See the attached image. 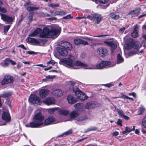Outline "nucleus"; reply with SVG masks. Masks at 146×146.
I'll return each instance as SVG.
<instances>
[{
  "instance_id": "obj_1",
  "label": "nucleus",
  "mask_w": 146,
  "mask_h": 146,
  "mask_svg": "<svg viewBox=\"0 0 146 146\" xmlns=\"http://www.w3.org/2000/svg\"><path fill=\"white\" fill-rule=\"evenodd\" d=\"M61 30V28L60 27L54 25L52 27L50 30L47 27L44 28L42 32L41 33V29L37 28L29 36L34 37L37 36L39 34V36L41 38H49L54 39L59 35Z\"/></svg>"
},
{
  "instance_id": "obj_2",
  "label": "nucleus",
  "mask_w": 146,
  "mask_h": 146,
  "mask_svg": "<svg viewBox=\"0 0 146 146\" xmlns=\"http://www.w3.org/2000/svg\"><path fill=\"white\" fill-rule=\"evenodd\" d=\"M74 57L70 55L67 58L62 59L60 62L66 65L67 66L73 67L74 69L78 68V66H82L85 69H89L90 66H88L86 64L78 61L74 62Z\"/></svg>"
},
{
  "instance_id": "obj_3",
  "label": "nucleus",
  "mask_w": 146,
  "mask_h": 146,
  "mask_svg": "<svg viewBox=\"0 0 146 146\" xmlns=\"http://www.w3.org/2000/svg\"><path fill=\"white\" fill-rule=\"evenodd\" d=\"M44 116L40 112L36 113L33 117V121L25 125L26 127L31 128H38L42 127Z\"/></svg>"
},
{
  "instance_id": "obj_4",
  "label": "nucleus",
  "mask_w": 146,
  "mask_h": 146,
  "mask_svg": "<svg viewBox=\"0 0 146 146\" xmlns=\"http://www.w3.org/2000/svg\"><path fill=\"white\" fill-rule=\"evenodd\" d=\"M111 62L110 61H102L96 65H91L90 66L89 69H103L105 67L109 66Z\"/></svg>"
},
{
  "instance_id": "obj_5",
  "label": "nucleus",
  "mask_w": 146,
  "mask_h": 146,
  "mask_svg": "<svg viewBox=\"0 0 146 146\" xmlns=\"http://www.w3.org/2000/svg\"><path fill=\"white\" fill-rule=\"evenodd\" d=\"M73 91L75 95L79 99L84 100L88 98V96L80 91L77 87H73Z\"/></svg>"
},
{
  "instance_id": "obj_6",
  "label": "nucleus",
  "mask_w": 146,
  "mask_h": 146,
  "mask_svg": "<svg viewBox=\"0 0 146 146\" xmlns=\"http://www.w3.org/2000/svg\"><path fill=\"white\" fill-rule=\"evenodd\" d=\"M29 100L31 103L33 104L40 105L42 103L40 98L34 95H31L29 98Z\"/></svg>"
},
{
  "instance_id": "obj_7",
  "label": "nucleus",
  "mask_w": 146,
  "mask_h": 146,
  "mask_svg": "<svg viewBox=\"0 0 146 146\" xmlns=\"http://www.w3.org/2000/svg\"><path fill=\"white\" fill-rule=\"evenodd\" d=\"M58 45L68 50H70L72 48V44L66 41L62 40L60 42L58 43Z\"/></svg>"
},
{
  "instance_id": "obj_8",
  "label": "nucleus",
  "mask_w": 146,
  "mask_h": 146,
  "mask_svg": "<svg viewBox=\"0 0 146 146\" xmlns=\"http://www.w3.org/2000/svg\"><path fill=\"white\" fill-rule=\"evenodd\" d=\"M57 123L54 118L52 116H49L45 119L44 122H43L42 127L49 125L51 123Z\"/></svg>"
},
{
  "instance_id": "obj_9",
  "label": "nucleus",
  "mask_w": 146,
  "mask_h": 146,
  "mask_svg": "<svg viewBox=\"0 0 146 146\" xmlns=\"http://www.w3.org/2000/svg\"><path fill=\"white\" fill-rule=\"evenodd\" d=\"M13 78L9 75H6L1 82V84L4 85L9 83H11L13 82Z\"/></svg>"
},
{
  "instance_id": "obj_10",
  "label": "nucleus",
  "mask_w": 146,
  "mask_h": 146,
  "mask_svg": "<svg viewBox=\"0 0 146 146\" xmlns=\"http://www.w3.org/2000/svg\"><path fill=\"white\" fill-rule=\"evenodd\" d=\"M2 118V119L5 120L6 122H8L11 120V117L8 111H3Z\"/></svg>"
},
{
  "instance_id": "obj_11",
  "label": "nucleus",
  "mask_w": 146,
  "mask_h": 146,
  "mask_svg": "<svg viewBox=\"0 0 146 146\" xmlns=\"http://www.w3.org/2000/svg\"><path fill=\"white\" fill-rule=\"evenodd\" d=\"M58 109H59V108H52L49 109V112L52 111V112H53L55 110H57ZM58 111L60 114L64 115H66L69 113V111L67 110L63 109L58 110Z\"/></svg>"
},
{
  "instance_id": "obj_12",
  "label": "nucleus",
  "mask_w": 146,
  "mask_h": 146,
  "mask_svg": "<svg viewBox=\"0 0 146 146\" xmlns=\"http://www.w3.org/2000/svg\"><path fill=\"white\" fill-rule=\"evenodd\" d=\"M55 102L54 98L52 97L47 98L43 100V103L48 105L54 104Z\"/></svg>"
},
{
  "instance_id": "obj_13",
  "label": "nucleus",
  "mask_w": 146,
  "mask_h": 146,
  "mask_svg": "<svg viewBox=\"0 0 146 146\" xmlns=\"http://www.w3.org/2000/svg\"><path fill=\"white\" fill-rule=\"evenodd\" d=\"M97 53L100 56L104 57L107 54L108 51L104 48H100L98 49Z\"/></svg>"
},
{
  "instance_id": "obj_14",
  "label": "nucleus",
  "mask_w": 146,
  "mask_h": 146,
  "mask_svg": "<svg viewBox=\"0 0 146 146\" xmlns=\"http://www.w3.org/2000/svg\"><path fill=\"white\" fill-rule=\"evenodd\" d=\"M1 19L7 22V23L11 22L13 21V19L11 17L3 14H1Z\"/></svg>"
},
{
  "instance_id": "obj_15",
  "label": "nucleus",
  "mask_w": 146,
  "mask_h": 146,
  "mask_svg": "<svg viewBox=\"0 0 146 146\" xmlns=\"http://www.w3.org/2000/svg\"><path fill=\"white\" fill-rule=\"evenodd\" d=\"M49 90L48 89H42L39 92V95L42 98H44L49 94Z\"/></svg>"
},
{
  "instance_id": "obj_16",
  "label": "nucleus",
  "mask_w": 146,
  "mask_h": 146,
  "mask_svg": "<svg viewBox=\"0 0 146 146\" xmlns=\"http://www.w3.org/2000/svg\"><path fill=\"white\" fill-rule=\"evenodd\" d=\"M67 100L70 104H72L77 101V99L74 98L71 95H68L67 98Z\"/></svg>"
},
{
  "instance_id": "obj_17",
  "label": "nucleus",
  "mask_w": 146,
  "mask_h": 146,
  "mask_svg": "<svg viewBox=\"0 0 146 146\" xmlns=\"http://www.w3.org/2000/svg\"><path fill=\"white\" fill-rule=\"evenodd\" d=\"M57 51L60 55L63 56H66L68 54L67 51L60 47L57 48Z\"/></svg>"
},
{
  "instance_id": "obj_18",
  "label": "nucleus",
  "mask_w": 146,
  "mask_h": 146,
  "mask_svg": "<svg viewBox=\"0 0 146 146\" xmlns=\"http://www.w3.org/2000/svg\"><path fill=\"white\" fill-rule=\"evenodd\" d=\"M79 115L78 112L76 110H74L71 112L70 113V118L68 120V121L71 120V119H72L76 117Z\"/></svg>"
},
{
  "instance_id": "obj_19",
  "label": "nucleus",
  "mask_w": 146,
  "mask_h": 146,
  "mask_svg": "<svg viewBox=\"0 0 146 146\" xmlns=\"http://www.w3.org/2000/svg\"><path fill=\"white\" fill-rule=\"evenodd\" d=\"M53 95L54 96L59 97L62 96L63 94V92L61 90L57 89L54 90L52 93Z\"/></svg>"
},
{
  "instance_id": "obj_20",
  "label": "nucleus",
  "mask_w": 146,
  "mask_h": 146,
  "mask_svg": "<svg viewBox=\"0 0 146 146\" xmlns=\"http://www.w3.org/2000/svg\"><path fill=\"white\" fill-rule=\"evenodd\" d=\"M26 40L27 42L33 44H34L37 45L39 44L40 43L39 41L37 40L30 37H28L27 38Z\"/></svg>"
},
{
  "instance_id": "obj_21",
  "label": "nucleus",
  "mask_w": 146,
  "mask_h": 146,
  "mask_svg": "<svg viewBox=\"0 0 146 146\" xmlns=\"http://www.w3.org/2000/svg\"><path fill=\"white\" fill-rule=\"evenodd\" d=\"M94 19L96 21V23L97 24H99L102 19L101 16L99 14L94 13L92 15Z\"/></svg>"
},
{
  "instance_id": "obj_22",
  "label": "nucleus",
  "mask_w": 146,
  "mask_h": 146,
  "mask_svg": "<svg viewBox=\"0 0 146 146\" xmlns=\"http://www.w3.org/2000/svg\"><path fill=\"white\" fill-rule=\"evenodd\" d=\"M96 107V104L94 102H88L85 106V107L87 109L93 108Z\"/></svg>"
},
{
  "instance_id": "obj_23",
  "label": "nucleus",
  "mask_w": 146,
  "mask_h": 146,
  "mask_svg": "<svg viewBox=\"0 0 146 146\" xmlns=\"http://www.w3.org/2000/svg\"><path fill=\"white\" fill-rule=\"evenodd\" d=\"M105 43L108 46H111L113 49H115L117 47V44L114 41H106Z\"/></svg>"
},
{
  "instance_id": "obj_24",
  "label": "nucleus",
  "mask_w": 146,
  "mask_h": 146,
  "mask_svg": "<svg viewBox=\"0 0 146 146\" xmlns=\"http://www.w3.org/2000/svg\"><path fill=\"white\" fill-rule=\"evenodd\" d=\"M87 119V117L86 116H79L77 117L75 122L77 124H78L79 122L82 121Z\"/></svg>"
},
{
  "instance_id": "obj_25",
  "label": "nucleus",
  "mask_w": 146,
  "mask_h": 146,
  "mask_svg": "<svg viewBox=\"0 0 146 146\" xmlns=\"http://www.w3.org/2000/svg\"><path fill=\"white\" fill-rule=\"evenodd\" d=\"M141 46V44L138 41H136L134 42L133 43V47L135 49H137V50H138Z\"/></svg>"
},
{
  "instance_id": "obj_26",
  "label": "nucleus",
  "mask_w": 146,
  "mask_h": 146,
  "mask_svg": "<svg viewBox=\"0 0 146 146\" xmlns=\"http://www.w3.org/2000/svg\"><path fill=\"white\" fill-rule=\"evenodd\" d=\"M124 59L122 57L121 55L120 54H118L117 55V64H119L123 62V61Z\"/></svg>"
},
{
  "instance_id": "obj_27",
  "label": "nucleus",
  "mask_w": 146,
  "mask_h": 146,
  "mask_svg": "<svg viewBox=\"0 0 146 146\" xmlns=\"http://www.w3.org/2000/svg\"><path fill=\"white\" fill-rule=\"evenodd\" d=\"M10 62V58H6L3 62L1 63V65L3 67H5L8 66L9 62Z\"/></svg>"
},
{
  "instance_id": "obj_28",
  "label": "nucleus",
  "mask_w": 146,
  "mask_h": 146,
  "mask_svg": "<svg viewBox=\"0 0 146 146\" xmlns=\"http://www.w3.org/2000/svg\"><path fill=\"white\" fill-rule=\"evenodd\" d=\"M110 16L112 19L115 20L118 19L119 17V15H116L114 13H111L110 15Z\"/></svg>"
},
{
  "instance_id": "obj_29",
  "label": "nucleus",
  "mask_w": 146,
  "mask_h": 146,
  "mask_svg": "<svg viewBox=\"0 0 146 146\" xmlns=\"http://www.w3.org/2000/svg\"><path fill=\"white\" fill-rule=\"evenodd\" d=\"M72 130L71 129H70L67 131L63 133L62 134L60 135V137H65L67 135L72 134Z\"/></svg>"
},
{
  "instance_id": "obj_30",
  "label": "nucleus",
  "mask_w": 146,
  "mask_h": 146,
  "mask_svg": "<svg viewBox=\"0 0 146 146\" xmlns=\"http://www.w3.org/2000/svg\"><path fill=\"white\" fill-rule=\"evenodd\" d=\"M74 106L75 108L78 109L79 111H82V109L83 106L82 104L78 103L74 105Z\"/></svg>"
},
{
  "instance_id": "obj_31",
  "label": "nucleus",
  "mask_w": 146,
  "mask_h": 146,
  "mask_svg": "<svg viewBox=\"0 0 146 146\" xmlns=\"http://www.w3.org/2000/svg\"><path fill=\"white\" fill-rule=\"evenodd\" d=\"M140 10V9H137L135 10L131 11L130 13V14H131L132 15H135L137 16L139 14V13Z\"/></svg>"
},
{
  "instance_id": "obj_32",
  "label": "nucleus",
  "mask_w": 146,
  "mask_h": 146,
  "mask_svg": "<svg viewBox=\"0 0 146 146\" xmlns=\"http://www.w3.org/2000/svg\"><path fill=\"white\" fill-rule=\"evenodd\" d=\"M145 108L144 107L142 106H141L139 108L138 111V114L139 115L143 113L144 111Z\"/></svg>"
},
{
  "instance_id": "obj_33",
  "label": "nucleus",
  "mask_w": 146,
  "mask_h": 146,
  "mask_svg": "<svg viewBox=\"0 0 146 146\" xmlns=\"http://www.w3.org/2000/svg\"><path fill=\"white\" fill-rule=\"evenodd\" d=\"M115 109L116 110L118 114L119 115V116L120 117H122V116L124 114V113L123 111L122 110H120L118 109H116L115 108Z\"/></svg>"
},
{
  "instance_id": "obj_34",
  "label": "nucleus",
  "mask_w": 146,
  "mask_h": 146,
  "mask_svg": "<svg viewBox=\"0 0 146 146\" xmlns=\"http://www.w3.org/2000/svg\"><path fill=\"white\" fill-rule=\"evenodd\" d=\"M39 8L37 7H29L27 8V9L28 11H33L34 10H37L39 9Z\"/></svg>"
},
{
  "instance_id": "obj_35",
  "label": "nucleus",
  "mask_w": 146,
  "mask_h": 146,
  "mask_svg": "<svg viewBox=\"0 0 146 146\" xmlns=\"http://www.w3.org/2000/svg\"><path fill=\"white\" fill-rule=\"evenodd\" d=\"M3 3L0 0V5H1ZM0 11L5 13L7 12V10L5 8L0 6Z\"/></svg>"
},
{
  "instance_id": "obj_36",
  "label": "nucleus",
  "mask_w": 146,
  "mask_h": 146,
  "mask_svg": "<svg viewBox=\"0 0 146 146\" xmlns=\"http://www.w3.org/2000/svg\"><path fill=\"white\" fill-rule=\"evenodd\" d=\"M132 36L134 38H136L138 36V34L137 31H133V32L131 34Z\"/></svg>"
},
{
  "instance_id": "obj_37",
  "label": "nucleus",
  "mask_w": 146,
  "mask_h": 146,
  "mask_svg": "<svg viewBox=\"0 0 146 146\" xmlns=\"http://www.w3.org/2000/svg\"><path fill=\"white\" fill-rule=\"evenodd\" d=\"M81 39L79 38H76L74 40V42L76 45L81 44Z\"/></svg>"
},
{
  "instance_id": "obj_38",
  "label": "nucleus",
  "mask_w": 146,
  "mask_h": 146,
  "mask_svg": "<svg viewBox=\"0 0 146 146\" xmlns=\"http://www.w3.org/2000/svg\"><path fill=\"white\" fill-rule=\"evenodd\" d=\"M142 123L143 127L146 129V116L143 119Z\"/></svg>"
},
{
  "instance_id": "obj_39",
  "label": "nucleus",
  "mask_w": 146,
  "mask_h": 146,
  "mask_svg": "<svg viewBox=\"0 0 146 146\" xmlns=\"http://www.w3.org/2000/svg\"><path fill=\"white\" fill-rule=\"evenodd\" d=\"M48 6L51 7L52 8H55L59 6V4H55L54 3H51L48 5Z\"/></svg>"
},
{
  "instance_id": "obj_40",
  "label": "nucleus",
  "mask_w": 146,
  "mask_h": 146,
  "mask_svg": "<svg viewBox=\"0 0 146 146\" xmlns=\"http://www.w3.org/2000/svg\"><path fill=\"white\" fill-rule=\"evenodd\" d=\"M10 94L9 92L4 93L2 96L3 98H7L10 96Z\"/></svg>"
},
{
  "instance_id": "obj_41",
  "label": "nucleus",
  "mask_w": 146,
  "mask_h": 146,
  "mask_svg": "<svg viewBox=\"0 0 146 146\" xmlns=\"http://www.w3.org/2000/svg\"><path fill=\"white\" fill-rule=\"evenodd\" d=\"M133 128H132V129H131V128H129V127H126L125 129L127 131L128 133H129L130 132H131V131L134 130L135 129H134V126H133Z\"/></svg>"
},
{
  "instance_id": "obj_42",
  "label": "nucleus",
  "mask_w": 146,
  "mask_h": 146,
  "mask_svg": "<svg viewBox=\"0 0 146 146\" xmlns=\"http://www.w3.org/2000/svg\"><path fill=\"white\" fill-rule=\"evenodd\" d=\"M73 18L72 16H71L70 14L66 16L63 17V19H72Z\"/></svg>"
},
{
  "instance_id": "obj_43",
  "label": "nucleus",
  "mask_w": 146,
  "mask_h": 146,
  "mask_svg": "<svg viewBox=\"0 0 146 146\" xmlns=\"http://www.w3.org/2000/svg\"><path fill=\"white\" fill-rule=\"evenodd\" d=\"M10 28V25H7L5 26L4 27V32H7Z\"/></svg>"
},
{
  "instance_id": "obj_44",
  "label": "nucleus",
  "mask_w": 146,
  "mask_h": 146,
  "mask_svg": "<svg viewBox=\"0 0 146 146\" xmlns=\"http://www.w3.org/2000/svg\"><path fill=\"white\" fill-rule=\"evenodd\" d=\"M121 96L120 98H122L123 99H127L128 96H126L123 93H121Z\"/></svg>"
},
{
  "instance_id": "obj_45",
  "label": "nucleus",
  "mask_w": 146,
  "mask_h": 146,
  "mask_svg": "<svg viewBox=\"0 0 146 146\" xmlns=\"http://www.w3.org/2000/svg\"><path fill=\"white\" fill-rule=\"evenodd\" d=\"M96 129L95 128H92L88 129L87 130L85 131V133H86L90 131H94L96 130Z\"/></svg>"
},
{
  "instance_id": "obj_46",
  "label": "nucleus",
  "mask_w": 146,
  "mask_h": 146,
  "mask_svg": "<svg viewBox=\"0 0 146 146\" xmlns=\"http://www.w3.org/2000/svg\"><path fill=\"white\" fill-rule=\"evenodd\" d=\"M122 120L121 119H118L117 121V124L118 125L121 126L122 125Z\"/></svg>"
},
{
  "instance_id": "obj_47",
  "label": "nucleus",
  "mask_w": 146,
  "mask_h": 146,
  "mask_svg": "<svg viewBox=\"0 0 146 146\" xmlns=\"http://www.w3.org/2000/svg\"><path fill=\"white\" fill-rule=\"evenodd\" d=\"M55 63V62L54 60H51L50 61L48 62L47 63V64H50L53 65Z\"/></svg>"
},
{
  "instance_id": "obj_48",
  "label": "nucleus",
  "mask_w": 146,
  "mask_h": 146,
  "mask_svg": "<svg viewBox=\"0 0 146 146\" xmlns=\"http://www.w3.org/2000/svg\"><path fill=\"white\" fill-rule=\"evenodd\" d=\"M81 44L85 45H88V43L87 41L82 40L81 39Z\"/></svg>"
},
{
  "instance_id": "obj_49",
  "label": "nucleus",
  "mask_w": 146,
  "mask_h": 146,
  "mask_svg": "<svg viewBox=\"0 0 146 146\" xmlns=\"http://www.w3.org/2000/svg\"><path fill=\"white\" fill-rule=\"evenodd\" d=\"M17 47L21 48H23V49L25 50H26L27 49V48H25V47L24 46L23 44H21L19 45Z\"/></svg>"
},
{
  "instance_id": "obj_50",
  "label": "nucleus",
  "mask_w": 146,
  "mask_h": 146,
  "mask_svg": "<svg viewBox=\"0 0 146 146\" xmlns=\"http://www.w3.org/2000/svg\"><path fill=\"white\" fill-rule=\"evenodd\" d=\"M68 83L69 84H70L72 86L73 88L74 87H75L74 86L75 85L76 83L74 81H70ZM75 87H76V86Z\"/></svg>"
},
{
  "instance_id": "obj_51",
  "label": "nucleus",
  "mask_w": 146,
  "mask_h": 146,
  "mask_svg": "<svg viewBox=\"0 0 146 146\" xmlns=\"http://www.w3.org/2000/svg\"><path fill=\"white\" fill-rule=\"evenodd\" d=\"M27 53L29 54H36V52H35L34 51H28L27 52Z\"/></svg>"
},
{
  "instance_id": "obj_52",
  "label": "nucleus",
  "mask_w": 146,
  "mask_h": 146,
  "mask_svg": "<svg viewBox=\"0 0 146 146\" xmlns=\"http://www.w3.org/2000/svg\"><path fill=\"white\" fill-rule=\"evenodd\" d=\"M66 14V12L64 11H59V15H63Z\"/></svg>"
},
{
  "instance_id": "obj_53",
  "label": "nucleus",
  "mask_w": 146,
  "mask_h": 146,
  "mask_svg": "<svg viewBox=\"0 0 146 146\" xmlns=\"http://www.w3.org/2000/svg\"><path fill=\"white\" fill-rule=\"evenodd\" d=\"M122 117H123L125 120H128L129 119V118L127 116L124 115V114L122 116Z\"/></svg>"
},
{
  "instance_id": "obj_54",
  "label": "nucleus",
  "mask_w": 146,
  "mask_h": 146,
  "mask_svg": "<svg viewBox=\"0 0 146 146\" xmlns=\"http://www.w3.org/2000/svg\"><path fill=\"white\" fill-rule=\"evenodd\" d=\"M139 26L138 25H136L134 28V31H137L139 29Z\"/></svg>"
},
{
  "instance_id": "obj_55",
  "label": "nucleus",
  "mask_w": 146,
  "mask_h": 146,
  "mask_svg": "<svg viewBox=\"0 0 146 146\" xmlns=\"http://www.w3.org/2000/svg\"><path fill=\"white\" fill-rule=\"evenodd\" d=\"M119 134V133L116 131L113 132L112 133L113 136H115L118 135Z\"/></svg>"
},
{
  "instance_id": "obj_56",
  "label": "nucleus",
  "mask_w": 146,
  "mask_h": 146,
  "mask_svg": "<svg viewBox=\"0 0 146 146\" xmlns=\"http://www.w3.org/2000/svg\"><path fill=\"white\" fill-rule=\"evenodd\" d=\"M129 95V96H132L133 97H135L136 96V94L134 93L133 92L132 93H129L128 94Z\"/></svg>"
},
{
  "instance_id": "obj_57",
  "label": "nucleus",
  "mask_w": 146,
  "mask_h": 146,
  "mask_svg": "<svg viewBox=\"0 0 146 146\" xmlns=\"http://www.w3.org/2000/svg\"><path fill=\"white\" fill-rule=\"evenodd\" d=\"M10 62H11V64L13 65H16V63L13 60H11L10 59Z\"/></svg>"
},
{
  "instance_id": "obj_58",
  "label": "nucleus",
  "mask_w": 146,
  "mask_h": 146,
  "mask_svg": "<svg viewBox=\"0 0 146 146\" xmlns=\"http://www.w3.org/2000/svg\"><path fill=\"white\" fill-rule=\"evenodd\" d=\"M125 29L124 27H122L120 28L119 30V31L121 33H123Z\"/></svg>"
},
{
  "instance_id": "obj_59",
  "label": "nucleus",
  "mask_w": 146,
  "mask_h": 146,
  "mask_svg": "<svg viewBox=\"0 0 146 146\" xmlns=\"http://www.w3.org/2000/svg\"><path fill=\"white\" fill-rule=\"evenodd\" d=\"M34 66H39L42 67H46V66H45L43 65L42 64H36V65H34Z\"/></svg>"
},
{
  "instance_id": "obj_60",
  "label": "nucleus",
  "mask_w": 146,
  "mask_h": 146,
  "mask_svg": "<svg viewBox=\"0 0 146 146\" xmlns=\"http://www.w3.org/2000/svg\"><path fill=\"white\" fill-rule=\"evenodd\" d=\"M5 103L7 104L9 106H10V101L9 100H7L5 102Z\"/></svg>"
},
{
  "instance_id": "obj_61",
  "label": "nucleus",
  "mask_w": 146,
  "mask_h": 146,
  "mask_svg": "<svg viewBox=\"0 0 146 146\" xmlns=\"http://www.w3.org/2000/svg\"><path fill=\"white\" fill-rule=\"evenodd\" d=\"M112 85H113L112 84H107L105 85V86H106L107 87H111Z\"/></svg>"
},
{
  "instance_id": "obj_62",
  "label": "nucleus",
  "mask_w": 146,
  "mask_h": 146,
  "mask_svg": "<svg viewBox=\"0 0 146 146\" xmlns=\"http://www.w3.org/2000/svg\"><path fill=\"white\" fill-rule=\"evenodd\" d=\"M87 17L88 18L90 19L91 20H92L94 19L93 16L92 17L91 16H88Z\"/></svg>"
},
{
  "instance_id": "obj_63",
  "label": "nucleus",
  "mask_w": 146,
  "mask_h": 146,
  "mask_svg": "<svg viewBox=\"0 0 146 146\" xmlns=\"http://www.w3.org/2000/svg\"><path fill=\"white\" fill-rule=\"evenodd\" d=\"M54 13L55 15H59V11H56L54 12Z\"/></svg>"
},
{
  "instance_id": "obj_64",
  "label": "nucleus",
  "mask_w": 146,
  "mask_h": 146,
  "mask_svg": "<svg viewBox=\"0 0 146 146\" xmlns=\"http://www.w3.org/2000/svg\"><path fill=\"white\" fill-rule=\"evenodd\" d=\"M84 38L88 40L91 41H92L93 40V39H92L89 38L88 37H85V38L84 37Z\"/></svg>"
}]
</instances>
